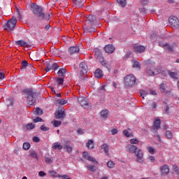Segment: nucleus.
I'll return each mask as SVG.
<instances>
[{"label": "nucleus", "instance_id": "obj_28", "mask_svg": "<svg viewBox=\"0 0 179 179\" xmlns=\"http://www.w3.org/2000/svg\"><path fill=\"white\" fill-rule=\"evenodd\" d=\"M36 128V124L34 123H29L25 126V129L27 131H31V129H34Z\"/></svg>", "mask_w": 179, "mask_h": 179}, {"label": "nucleus", "instance_id": "obj_19", "mask_svg": "<svg viewBox=\"0 0 179 179\" xmlns=\"http://www.w3.org/2000/svg\"><path fill=\"white\" fill-rule=\"evenodd\" d=\"M52 149H53L54 150H61V149H64V146L61 145V143L56 142L53 143Z\"/></svg>", "mask_w": 179, "mask_h": 179}, {"label": "nucleus", "instance_id": "obj_54", "mask_svg": "<svg viewBox=\"0 0 179 179\" xmlns=\"http://www.w3.org/2000/svg\"><path fill=\"white\" fill-rule=\"evenodd\" d=\"M51 17H52V14L49 13V14H45V17L44 19H45V20H50V19H51Z\"/></svg>", "mask_w": 179, "mask_h": 179}, {"label": "nucleus", "instance_id": "obj_25", "mask_svg": "<svg viewBox=\"0 0 179 179\" xmlns=\"http://www.w3.org/2000/svg\"><path fill=\"white\" fill-rule=\"evenodd\" d=\"M134 50L137 51V52H144L146 48L143 45H137L134 47Z\"/></svg>", "mask_w": 179, "mask_h": 179}, {"label": "nucleus", "instance_id": "obj_31", "mask_svg": "<svg viewBox=\"0 0 179 179\" xmlns=\"http://www.w3.org/2000/svg\"><path fill=\"white\" fill-rule=\"evenodd\" d=\"M57 73L59 76H64L65 73H66V69L65 68L59 69Z\"/></svg>", "mask_w": 179, "mask_h": 179}, {"label": "nucleus", "instance_id": "obj_62", "mask_svg": "<svg viewBox=\"0 0 179 179\" xmlns=\"http://www.w3.org/2000/svg\"><path fill=\"white\" fill-rule=\"evenodd\" d=\"M148 92H150V94H152V96H156V91L148 89Z\"/></svg>", "mask_w": 179, "mask_h": 179}, {"label": "nucleus", "instance_id": "obj_15", "mask_svg": "<svg viewBox=\"0 0 179 179\" xmlns=\"http://www.w3.org/2000/svg\"><path fill=\"white\" fill-rule=\"evenodd\" d=\"M136 162L138 163H142V162H143V160H142V159H143V152L141 150H138V152H136Z\"/></svg>", "mask_w": 179, "mask_h": 179}, {"label": "nucleus", "instance_id": "obj_35", "mask_svg": "<svg viewBox=\"0 0 179 179\" xmlns=\"http://www.w3.org/2000/svg\"><path fill=\"white\" fill-rule=\"evenodd\" d=\"M86 167L89 171H92L93 173L97 170V167L94 165L87 166Z\"/></svg>", "mask_w": 179, "mask_h": 179}, {"label": "nucleus", "instance_id": "obj_11", "mask_svg": "<svg viewBox=\"0 0 179 179\" xmlns=\"http://www.w3.org/2000/svg\"><path fill=\"white\" fill-rule=\"evenodd\" d=\"M87 22L88 24H90V26H96V24H97V20L96 19V16L93 15H90L87 17Z\"/></svg>", "mask_w": 179, "mask_h": 179}, {"label": "nucleus", "instance_id": "obj_22", "mask_svg": "<svg viewBox=\"0 0 179 179\" xmlns=\"http://www.w3.org/2000/svg\"><path fill=\"white\" fill-rule=\"evenodd\" d=\"M73 3L75 8H83L82 0H73Z\"/></svg>", "mask_w": 179, "mask_h": 179}, {"label": "nucleus", "instance_id": "obj_45", "mask_svg": "<svg viewBox=\"0 0 179 179\" xmlns=\"http://www.w3.org/2000/svg\"><path fill=\"white\" fill-rule=\"evenodd\" d=\"M22 148L24 150H29V149H30V143H24L22 145Z\"/></svg>", "mask_w": 179, "mask_h": 179}, {"label": "nucleus", "instance_id": "obj_41", "mask_svg": "<svg viewBox=\"0 0 179 179\" xmlns=\"http://www.w3.org/2000/svg\"><path fill=\"white\" fill-rule=\"evenodd\" d=\"M50 69H52V64H51V63H47L45 71H46V72H50Z\"/></svg>", "mask_w": 179, "mask_h": 179}, {"label": "nucleus", "instance_id": "obj_40", "mask_svg": "<svg viewBox=\"0 0 179 179\" xmlns=\"http://www.w3.org/2000/svg\"><path fill=\"white\" fill-rule=\"evenodd\" d=\"M117 3L122 6V8H124L125 5H127V0H117Z\"/></svg>", "mask_w": 179, "mask_h": 179}, {"label": "nucleus", "instance_id": "obj_14", "mask_svg": "<svg viewBox=\"0 0 179 179\" xmlns=\"http://www.w3.org/2000/svg\"><path fill=\"white\" fill-rule=\"evenodd\" d=\"M80 49H79V46L76 45V46H71L69 48V53L71 55H73V54H78V52H79Z\"/></svg>", "mask_w": 179, "mask_h": 179}, {"label": "nucleus", "instance_id": "obj_36", "mask_svg": "<svg viewBox=\"0 0 179 179\" xmlns=\"http://www.w3.org/2000/svg\"><path fill=\"white\" fill-rule=\"evenodd\" d=\"M21 64V69H26L29 66V62L26 60H23Z\"/></svg>", "mask_w": 179, "mask_h": 179}, {"label": "nucleus", "instance_id": "obj_6", "mask_svg": "<svg viewBox=\"0 0 179 179\" xmlns=\"http://www.w3.org/2000/svg\"><path fill=\"white\" fill-rule=\"evenodd\" d=\"M78 101L79 104H80V106L85 108H90V107H92V103L89 102V99L85 96H79L78 98Z\"/></svg>", "mask_w": 179, "mask_h": 179}, {"label": "nucleus", "instance_id": "obj_42", "mask_svg": "<svg viewBox=\"0 0 179 179\" xmlns=\"http://www.w3.org/2000/svg\"><path fill=\"white\" fill-rule=\"evenodd\" d=\"M35 114H36V115H43V110L40 108H36Z\"/></svg>", "mask_w": 179, "mask_h": 179}, {"label": "nucleus", "instance_id": "obj_46", "mask_svg": "<svg viewBox=\"0 0 179 179\" xmlns=\"http://www.w3.org/2000/svg\"><path fill=\"white\" fill-rule=\"evenodd\" d=\"M149 106H150L152 110H155V108H156L157 107V103H156V102L155 101H152Z\"/></svg>", "mask_w": 179, "mask_h": 179}, {"label": "nucleus", "instance_id": "obj_50", "mask_svg": "<svg viewBox=\"0 0 179 179\" xmlns=\"http://www.w3.org/2000/svg\"><path fill=\"white\" fill-rule=\"evenodd\" d=\"M40 129H41V131H43V132H47V131L50 130V128L45 127V125H42V126H41Z\"/></svg>", "mask_w": 179, "mask_h": 179}, {"label": "nucleus", "instance_id": "obj_20", "mask_svg": "<svg viewBox=\"0 0 179 179\" xmlns=\"http://www.w3.org/2000/svg\"><path fill=\"white\" fill-rule=\"evenodd\" d=\"M15 45H18L19 47H29V43L23 40L15 41Z\"/></svg>", "mask_w": 179, "mask_h": 179}, {"label": "nucleus", "instance_id": "obj_27", "mask_svg": "<svg viewBox=\"0 0 179 179\" xmlns=\"http://www.w3.org/2000/svg\"><path fill=\"white\" fill-rule=\"evenodd\" d=\"M159 89L162 93H165V94H171V91H167L166 89H164V83H162L160 85Z\"/></svg>", "mask_w": 179, "mask_h": 179}, {"label": "nucleus", "instance_id": "obj_18", "mask_svg": "<svg viewBox=\"0 0 179 179\" xmlns=\"http://www.w3.org/2000/svg\"><path fill=\"white\" fill-rule=\"evenodd\" d=\"M159 45L160 47H162L163 48H164V50H166L169 52H173V47L169 45V43H165V44L159 43Z\"/></svg>", "mask_w": 179, "mask_h": 179}, {"label": "nucleus", "instance_id": "obj_56", "mask_svg": "<svg viewBox=\"0 0 179 179\" xmlns=\"http://www.w3.org/2000/svg\"><path fill=\"white\" fill-rule=\"evenodd\" d=\"M58 68H59L58 64H57L56 63L52 64V69L57 71V69H58Z\"/></svg>", "mask_w": 179, "mask_h": 179}, {"label": "nucleus", "instance_id": "obj_4", "mask_svg": "<svg viewBox=\"0 0 179 179\" xmlns=\"http://www.w3.org/2000/svg\"><path fill=\"white\" fill-rule=\"evenodd\" d=\"M16 23H17V20H16V17H13L3 27L4 30H7V31H12L15 27H16Z\"/></svg>", "mask_w": 179, "mask_h": 179}, {"label": "nucleus", "instance_id": "obj_10", "mask_svg": "<svg viewBox=\"0 0 179 179\" xmlns=\"http://www.w3.org/2000/svg\"><path fill=\"white\" fill-rule=\"evenodd\" d=\"M79 68L81 75H86L87 73V71H89L87 64L83 62L80 64Z\"/></svg>", "mask_w": 179, "mask_h": 179}, {"label": "nucleus", "instance_id": "obj_38", "mask_svg": "<svg viewBox=\"0 0 179 179\" xmlns=\"http://www.w3.org/2000/svg\"><path fill=\"white\" fill-rule=\"evenodd\" d=\"M107 115H108V111L107 110L101 111V117H102V118H107Z\"/></svg>", "mask_w": 179, "mask_h": 179}, {"label": "nucleus", "instance_id": "obj_13", "mask_svg": "<svg viewBox=\"0 0 179 179\" xmlns=\"http://www.w3.org/2000/svg\"><path fill=\"white\" fill-rule=\"evenodd\" d=\"M83 157L84 159H85V160H89V162H92V163H97L96 162V159H94V158H93V157H91L89 155V152H83Z\"/></svg>", "mask_w": 179, "mask_h": 179}, {"label": "nucleus", "instance_id": "obj_3", "mask_svg": "<svg viewBox=\"0 0 179 179\" xmlns=\"http://www.w3.org/2000/svg\"><path fill=\"white\" fill-rule=\"evenodd\" d=\"M31 10L34 16H36V17H38V19H41V20H44V17H45L44 9H43V7L36 5V3H32L31 4Z\"/></svg>", "mask_w": 179, "mask_h": 179}, {"label": "nucleus", "instance_id": "obj_23", "mask_svg": "<svg viewBox=\"0 0 179 179\" xmlns=\"http://www.w3.org/2000/svg\"><path fill=\"white\" fill-rule=\"evenodd\" d=\"M152 128L153 131H157L158 129H160V119H157L155 121Z\"/></svg>", "mask_w": 179, "mask_h": 179}, {"label": "nucleus", "instance_id": "obj_9", "mask_svg": "<svg viewBox=\"0 0 179 179\" xmlns=\"http://www.w3.org/2000/svg\"><path fill=\"white\" fill-rule=\"evenodd\" d=\"M55 117L57 120H60V118H65L66 117V114H65V109L61 108L57 111L55 113Z\"/></svg>", "mask_w": 179, "mask_h": 179}, {"label": "nucleus", "instance_id": "obj_48", "mask_svg": "<svg viewBox=\"0 0 179 179\" xmlns=\"http://www.w3.org/2000/svg\"><path fill=\"white\" fill-rule=\"evenodd\" d=\"M56 83H57V85H63L64 84V78H56Z\"/></svg>", "mask_w": 179, "mask_h": 179}, {"label": "nucleus", "instance_id": "obj_49", "mask_svg": "<svg viewBox=\"0 0 179 179\" xmlns=\"http://www.w3.org/2000/svg\"><path fill=\"white\" fill-rule=\"evenodd\" d=\"M148 150L149 153H150V155H155V153H156V150H155V148H153L152 147H149L148 148Z\"/></svg>", "mask_w": 179, "mask_h": 179}, {"label": "nucleus", "instance_id": "obj_17", "mask_svg": "<svg viewBox=\"0 0 179 179\" xmlns=\"http://www.w3.org/2000/svg\"><path fill=\"white\" fill-rule=\"evenodd\" d=\"M126 149H127L129 153H136V150H138V147L134 145H128L126 146Z\"/></svg>", "mask_w": 179, "mask_h": 179}, {"label": "nucleus", "instance_id": "obj_26", "mask_svg": "<svg viewBox=\"0 0 179 179\" xmlns=\"http://www.w3.org/2000/svg\"><path fill=\"white\" fill-rule=\"evenodd\" d=\"M69 141H67V144L64 145L63 146V149H64V150H66V152H67V153H71L72 152V147L69 146Z\"/></svg>", "mask_w": 179, "mask_h": 179}, {"label": "nucleus", "instance_id": "obj_59", "mask_svg": "<svg viewBox=\"0 0 179 179\" xmlns=\"http://www.w3.org/2000/svg\"><path fill=\"white\" fill-rule=\"evenodd\" d=\"M148 159L150 162H151V163H155V162H156V159H155V157L153 156L149 157Z\"/></svg>", "mask_w": 179, "mask_h": 179}, {"label": "nucleus", "instance_id": "obj_24", "mask_svg": "<svg viewBox=\"0 0 179 179\" xmlns=\"http://www.w3.org/2000/svg\"><path fill=\"white\" fill-rule=\"evenodd\" d=\"M168 74L172 79H174L175 80H178V74L177 73L168 71Z\"/></svg>", "mask_w": 179, "mask_h": 179}, {"label": "nucleus", "instance_id": "obj_58", "mask_svg": "<svg viewBox=\"0 0 179 179\" xmlns=\"http://www.w3.org/2000/svg\"><path fill=\"white\" fill-rule=\"evenodd\" d=\"M47 176L46 173H45L44 171H41L39 173H38V176L39 177H45Z\"/></svg>", "mask_w": 179, "mask_h": 179}, {"label": "nucleus", "instance_id": "obj_57", "mask_svg": "<svg viewBox=\"0 0 179 179\" xmlns=\"http://www.w3.org/2000/svg\"><path fill=\"white\" fill-rule=\"evenodd\" d=\"M45 162L48 164L52 163V160H51V158L47 157H45Z\"/></svg>", "mask_w": 179, "mask_h": 179}, {"label": "nucleus", "instance_id": "obj_55", "mask_svg": "<svg viewBox=\"0 0 179 179\" xmlns=\"http://www.w3.org/2000/svg\"><path fill=\"white\" fill-rule=\"evenodd\" d=\"M34 122H43V119L40 117H37L34 120Z\"/></svg>", "mask_w": 179, "mask_h": 179}, {"label": "nucleus", "instance_id": "obj_8", "mask_svg": "<svg viewBox=\"0 0 179 179\" xmlns=\"http://www.w3.org/2000/svg\"><path fill=\"white\" fill-rule=\"evenodd\" d=\"M169 22L170 24L172 26V27H174V29H179V20L178 18H177V17H170L169 19Z\"/></svg>", "mask_w": 179, "mask_h": 179}, {"label": "nucleus", "instance_id": "obj_47", "mask_svg": "<svg viewBox=\"0 0 179 179\" xmlns=\"http://www.w3.org/2000/svg\"><path fill=\"white\" fill-rule=\"evenodd\" d=\"M130 143H131V145H138V143H139V141L136 138H132L130 140Z\"/></svg>", "mask_w": 179, "mask_h": 179}, {"label": "nucleus", "instance_id": "obj_37", "mask_svg": "<svg viewBox=\"0 0 179 179\" xmlns=\"http://www.w3.org/2000/svg\"><path fill=\"white\" fill-rule=\"evenodd\" d=\"M29 156H31V157H34L35 159H37V157H38L37 152H36V151H34L33 150H29Z\"/></svg>", "mask_w": 179, "mask_h": 179}, {"label": "nucleus", "instance_id": "obj_44", "mask_svg": "<svg viewBox=\"0 0 179 179\" xmlns=\"http://www.w3.org/2000/svg\"><path fill=\"white\" fill-rule=\"evenodd\" d=\"M133 68H138V69H141V64L138 61H134L133 64Z\"/></svg>", "mask_w": 179, "mask_h": 179}, {"label": "nucleus", "instance_id": "obj_7", "mask_svg": "<svg viewBox=\"0 0 179 179\" xmlns=\"http://www.w3.org/2000/svg\"><path fill=\"white\" fill-rule=\"evenodd\" d=\"M93 52L95 55V58L98 61H99L101 65H106V62H104V57H103V54L101 53V51L99 48L94 49Z\"/></svg>", "mask_w": 179, "mask_h": 179}, {"label": "nucleus", "instance_id": "obj_12", "mask_svg": "<svg viewBox=\"0 0 179 179\" xmlns=\"http://www.w3.org/2000/svg\"><path fill=\"white\" fill-rule=\"evenodd\" d=\"M104 50L106 51V52H107V54H113V52H114V51H115V47H114V45L109 44V45H106L104 47Z\"/></svg>", "mask_w": 179, "mask_h": 179}, {"label": "nucleus", "instance_id": "obj_34", "mask_svg": "<svg viewBox=\"0 0 179 179\" xmlns=\"http://www.w3.org/2000/svg\"><path fill=\"white\" fill-rule=\"evenodd\" d=\"M106 164L109 169H114L115 167V163L112 160L108 161Z\"/></svg>", "mask_w": 179, "mask_h": 179}, {"label": "nucleus", "instance_id": "obj_60", "mask_svg": "<svg viewBox=\"0 0 179 179\" xmlns=\"http://www.w3.org/2000/svg\"><path fill=\"white\" fill-rule=\"evenodd\" d=\"M101 92H106V86L102 85L99 87V93H101Z\"/></svg>", "mask_w": 179, "mask_h": 179}, {"label": "nucleus", "instance_id": "obj_39", "mask_svg": "<svg viewBox=\"0 0 179 179\" xmlns=\"http://www.w3.org/2000/svg\"><path fill=\"white\" fill-rule=\"evenodd\" d=\"M165 136L168 139H173V133L171 131H166L165 134Z\"/></svg>", "mask_w": 179, "mask_h": 179}, {"label": "nucleus", "instance_id": "obj_30", "mask_svg": "<svg viewBox=\"0 0 179 179\" xmlns=\"http://www.w3.org/2000/svg\"><path fill=\"white\" fill-rule=\"evenodd\" d=\"M140 94H141L142 99H145V96H148V94H150L149 90H141Z\"/></svg>", "mask_w": 179, "mask_h": 179}, {"label": "nucleus", "instance_id": "obj_33", "mask_svg": "<svg viewBox=\"0 0 179 179\" xmlns=\"http://www.w3.org/2000/svg\"><path fill=\"white\" fill-rule=\"evenodd\" d=\"M66 103H68V101L64 99L56 100V104H59L60 106H64V104H66Z\"/></svg>", "mask_w": 179, "mask_h": 179}, {"label": "nucleus", "instance_id": "obj_61", "mask_svg": "<svg viewBox=\"0 0 179 179\" xmlns=\"http://www.w3.org/2000/svg\"><path fill=\"white\" fill-rule=\"evenodd\" d=\"M141 3L148 5V3H149V0H141Z\"/></svg>", "mask_w": 179, "mask_h": 179}, {"label": "nucleus", "instance_id": "obj_43", "mask_svg": "<svg viewBox=\"0 0 179 179\" xmlns=\"http://www.w3.org/2000/svg\"><path fill=\"white\" fill-rule=\"evenodd\" d=\"M93 31H96V28L88 27H87V29L85 30L86 33H87V32L93 33Z\"/></svg>", "mask_w": 179, "mask_h": 179}, {"label": "nucleus", "instance_id": "obj_32", "mask_svg": "<svg viewBox=\"0 0 179 179\" xmlns=\"http://www.w3.org/2000/svg\"><path fill=\"white\" fill-rule=\"evenodd\" d=\"M101 149L105 152L106 155L108 156V145L107 144L102 145Z\"/></svg>", "mask_w": 179, "mask_h": 179}, {"label": "nucleus", "instance_id": "obj_53", "mask_svg": "<svg viewBox=\"0 0 179 179\" xmlns=\"http://www.w3.org/2000/svg\"><path fill=\"white\" fill-rule=\"evenodd\" d=\"M123 134H124V135L127 138H129V136H131V135H132V134L129 133V131H128V130H124V131H123Z\"/></svg>", "mask_w": 179, "mask_h": 179}, {"label": "nucleus", "instance_id": "obj_16", "mask_svg": "<svg viewBox=\"0 0 179 179\" xmlns=\"http://www.w3.org/2000/svg\"><path fill=\"white\" fill-rule=\"evenodd\" d=\"M160 171L162 176H166L169 174L170 169L167 165H164L162 167H161Z\"/></svg>", "mask_w": 179, "mask_h": 179}, {"label": "nucleus", "instance_id": "obj_2", "mask_svg": "<svg viewBox=\"0 0 179 179\" xmlns=\"http://www.w3.org/2000/svg\"><path fill=\"white\" fill-rule=\"evenodd\" d=\"M24 99L27 100L29 106H33L37 99V92L31 88H27L22 91Z\"/></svg>", "mask_w": 179, "mask_h": 179}, {"label": "nucleus", "instance_id": "obj_63", "mask_svg": "<svg viewBox=\"0 0 179 179\" xmlns=\"http://www.w3.org/2000/svg\"><path fill=\"white\" fill-rule=\"evenodd\" d=\"M111 134L112 135H115V134H118V130H117V129H113L111 130Z\"/></svg>", "mask_w": 179, "mask_h": 179}, {"label": "nucleus", "instance_id": "obj_1", "mask_svg": "<svg viewBox=\"0 0 179 179\" xmlns=\"http://www.w3.org/2000/svg\"><path fill=\"white\" fill-rule=\"evenodd\" d=\"M144 65H145V73L149 75V76H156L162 72V68L160 66H156V63L151 59H148L144 62Z\"/></svg>", "mask_w": 179, "mask_h": 179}, {"label": "nucleus", "instance_id": "obj_21", "mask_svg": "<svg viewBox=\"0 0 179 179\" xmlns=\"http://www.w3.org/2000/svg\"><path fill=\"white\" fill-rule=\"evenodd\" d=\"M94 75L97 79H101V78L104 76V74H103V71L100 70V69H96Z\"/></svg>", "mask_w": 179, "mask_h": 179}, {"label": "nucleus", "instance_id": "obj_52", "mask_svg": "<svg viewBox=\"0 0 179 179\" xmlns=\"http://www.w3.org/2000/svg\"><path fill=\"white\" fill-rule=\"evenodd\" d=\"M146 8H143V7H142V8H139V12H140V13H141V15H146Z\"/></svg>", "mask_w": 179, "mask_h": 179}, {"label": "nucleus", "instance_id": "obj_29", "mask_svg": "<svg viewBox=\"0 0 179 179\" xmlns=\"http://www.w3.org/2000/svg\"><path fill=\"white\" fill-rule=\"evenodd\" d=\"M86 146L88 148V149H93L94 148V142L93 140H89L86 144Z\"/></svg>", "mask_w": 179, "mask_h": 179}, {"label": "nucleus", "instance_id": "obj_5", "mask_svg": "<svg viewBox=\"0 0 179 179\" xmlns=\"http://www.w3.org/2000/svg\"><path fill=\"white\" fill-rule=\"evenodd\" d=\"M136 82V78L132 74L127 75L124 78V86L127 87H132Z\"/></svg>", "mask_w": 179, "mask_h": 179}, {"label": "nucleus", "instance_id": "obj_64", "mask_svg": "<svg viewBox=\"0 0 179 179\" xmlns=\"http://www.w3.org/2000/svg\"><path fill=\"white\" fill-rule=\"evenodd\" d=\"M33 141L38 143V142H40V138H38V137H34Z\"/></svg>", "mask_w": 179, "mask_h": 179}, {"label": "nucleus", "instance_id": "obj_51", "mask_svg": "<svg viewBox=\"0 0 179 179\" xmlns=\"http://www.w3.org/2000/svg\"><path fill=\"white\" fill-rule=\"evenodd\" d=\"M52 122H53V126L55 127H59L61 125V121L54 120Z\"/></svg>", "mask_w": 179, "mask_h": 179}]
</instances>
